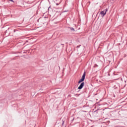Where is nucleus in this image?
I'll return each mask as SVG.
<instances>
[{"instance_id": "f257e3e1", "label": "nucleus", "mask_w": 127, "mask_h": 127, "mask_svg": "<svg viewBox=\"0 0 127 127\" xmlns=\"http://www.w3.org/2000/svg\"><path fill=\"white\" fill-rule=\"evenodd\" d=\"M85 75H86V72H84L82 76V77H81V78L79 80V82H78L79 83H80L84 81Z\"/></svg>"}, {"instance_id": "f03ea898", "label": "nucleus", "mask_w": 127, "mask_h": 127, "mask_svg": "<svg viewBox=\"0 0 127 127\" xmlns=\"http://www.w3.org/2000/svg\"><path fill=\"white\" fill-rule=\"evenodd\" d=\"M107 11H108V9H106L104 11H101L100 14L103 16H104L105 14H106Z\"/></svg>"}, {"instance_id": "7ed1b4c3", "label": "nucleus", "mask_w": 127, "mask_h": 127, "mask_svg": "<svg viewBox=\"0 0 127 127\" xmlns=\"http://www.w3.org/2000/svg\"><path fill=\"white\" fill-rule=\"evenodd\" d=\"M84 85V83L82 82V83L80 84V85L79 86L78 89H81L83 88Z\"/></svg>"}, {"instance_id": "20e7f679", "label": "nucleus", "mask_w": 127, "mask_h": 127, "mask_svg": "<svg viewBox=\"0 0 127 127\" xmlns=\"http://www.w3.org/2000/svg\"><path fill=\"white\" fill-rule=\"evenodd\" d=\"M71 31H74V29L73 28H70Z\"/></svg>"}, {"instance_id": "39448f33", "label": "nucleus", "mask_w": 127, "mask_h": 127, "mask_svg": "<svg viewBox=\"0 0 127 127\" xmlns=\"http://www.w3.org/2000/svg\"><path fill=\"white\" fill-rule=\"evenodd\" d=\"M10 1L13 2V0H10Z\"/></svg>"}]
</instances>
